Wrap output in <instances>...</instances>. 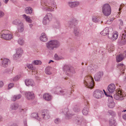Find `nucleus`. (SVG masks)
<instances>
[{"label": "nucleus", "instance_id": "obj_1", "mask_svg": "<svg viewBox=\"0 0 126 126\" xmlns=\"http://www.w3.org/2000/svg\"><path fill=\"white\" fill-rule=\"evenodd\" d=\"M59 41L56 40H53L49 41L46 44L47 47L49 50H53L54 48H58L60 46Z\"/></svg>", "mask_w": 126, "mask_h": 126}, {"label": "nucleus", "instance_id": "obj_2", "mask_svg": "<svg viewBox=\"0 0 126 126\" xmlns=\"http://www.w3.org/2000/svg\"><path fill=\"white\" fill-rule=\"evenodd\" d=\"M84 81V85L87 88L91 89L93 88L94 85L93 79L90 76L86 77Z\"/></svg>", "mask_w": 126, "mask_h": 126}, {"label": "nucleus", "instance_id": "obj_3", "mask_svg": "<svg viewBox=\"0 0 126 126\" xmlns=\"http://www.w3.org/2000/svg\"><path fill=\"white\" fill-rule=\"evenodd\" d=\"M61 88L59 87H57L54 89V93L55 94H60V93L64 96L69 97L71 93L70 91H68L66 90H61Z\"/></svg>", "mask_w": 126, "mask_h": 126}, {"label": "nucleus", "instance_id": "obj_4", "mask_svg": "<svg viewBox=\"0 0 126 126\" xmlns=\"http://www.w3.org/2000/svg\"><path fill=\"white\" fill-rule=\"evenodd\" d=\"M63 71L65 72L66 74L69 76H71L75 73L74 68L70 66L65 65L63 68Z\"/></svg>", "mask_w": 126, "mask_h": 126}, {"label": "nucleus", "instance_id": "obj_5", "mask_svg": "<svg viewBox=\"0 0 126 126\" xmlns=\"http://www.w3.org/2000/svg\"><path fill=\"white\" fill-rule=\"evenodd\" d=\"M125 94L124 91L121 89L120 90L118 91V93L114 95V98L116 100H123L126 95Z\"/></svg>", "mask_w": 126, "mask_h": 126}, {"label": "nucleus", "instance_id": "obj_6", "mask_svg": "<svg viewBox=\"0 0 126 126\" xmlns=\"http://www.w3.org/2000/svg\"><path fill=\"white\" fill-rule=\"evenodd\" d=\"M52 18V16L50 13H47L45 16L44 17L43 20V24L45 25H46L49 21L51 20Z\"/></svg>", "mask_w": 126, "mask_h": 126}, {"label": "nucleus", "instance_id": "obj_7", "mask_svg": "<svg viewBox=\"0 0 126 126\" xmlns=\"http://www.w3.org/2000/svg\"><path fill=\"white\" fill-rule=\"evenodd\" d=\"M104 95V94L102 91L99 90H95L94 92V96L97 98H99L101 96Z\"/></svg>", "mask_w": 126, "mask_h": 126}, {"label": "nucleus", "instance_id": "obj_8", "mask_svg": "<svg viewBox=\"0 0 126 126\" xmlns=\"http://www.w3.org/2000/svg\"><path fill=\"white\" fill-rule=\"evenodd\" d=\"M78 21L76 19L73 18L70 21H69L68 23V27L70 28H72L77 24Z\"/></svg>", "mask_w": 126, "mask_h": 126}, {"label": "nucleus", "instance_id": "obj_9", "mask_svg": "<svg viewBox=\"0 0 126 126\" xmlns=\"http://www.w3.org/2000/svg\"><path fill=\"white\" fill-rule=\"evenodd\" d=\"M25 95L27 99L28 100L33 99L35 97L34 94L32 92H26L25 94Z\"/></svg>", "mask_w": 126, "mask_h": 126}, {"label": "nucleus", "instance_id": "obj_10", "mask_svg": "<svg viewBox=\"0 0 126 126\" xmlns=\"http://www.w3.org/2000/svg\"><path fill=\"white\" fill-rule=\"evenodd\" d=\"M103 74L102 72H99L96 73L94 76V79L95 81H99L102 78Z\"/></svg>", "mask_w": 126, "mask_h": 126}, {"label": "nucleus", "instance_id": "obj_11", "mask_svg": "<svg viewBox=\"0 0 126 126\" xmlns=\"http://www.w3.org/2000/svg\"><path fill=\"white\" fill-rule=\"evenodd\" d=\"M42 115L43 118L45 119H47L50 117L49 115V111L47 110H44L43 111Z\"/></svg>", "mask_w": 126, "mask_h": 126}, {"label": "nucleus", "instance_id": "obj_12", "mask_svg": "<svg viewBox=\"0 0 126 126\" xmlns=\"http://www.w3.org/2000/svg\"><path fill=\"white\" fill-rule=\"evenodd\" d=\"M63 113L66 116V118H70L72 115H73L68 111L67 108H65L63 109Z\"/></svg>", "mask_w": 126, "mask_h": 126}, {"label": "nucleus", "instance_id": "obj_13", "mask_svg": "<svg viewBox=\"0 0 126 126\" xmlns=\"http://www.w3.org/2000/svg\"><path fill=\"white\" fill-rule=\"evenodd\" d=\"M85 103L86 106H88L89 105V102H88L87 100L85 101ZM88 109L89 107L88 106L84 108L82 111V113L84 115H86L88 114Z\"/></svg>", "mask_w": 126, "mask_h": 126}, {"label": "nucleus", "instance_id": "obj_14", "mask_svg": "<svg viewBox=\"0 0 126 126\" xmlns=\"http://www.w3.org/2000/svg\"><path fill=\"white\" fill-rule=\"evenodd\" d=\"M25 82L26 85L27 86H32L34 85V82L32 79H25Z\"/></svg>", "mask_w": 126, "mask_h": 126}, {"label": "nucleus", "instance_id": "obj_15", "mask_svg": "<svg viewBox=\"0 0 126 126\" xmlns=\"http://www.w3.org/2000/svg\"><path fill=\"white\" fill-rule=\"evenodd\" d=\"M10 63V60L7 59H4L2 61V64L3 66L4 67H7L9 64Z\"/></svg>", "mask_w": 126, "mask_h": 126}, {"label": "nucleus", "instance_id": "obj_16", "mask_svg": "<svg viewBox=\"0 0 126 126\" xmlns=\"http://www.w3.org/2000/svg\"><path fill=\"white\" fill-rule=\"evenodd\" d=\"M111 11V8H103L102 12L105 16H109L110 14Z\"/></svg>", "mask_w": 126, "mask_h": 126}, {"label": "nucleus", "instance_id": "obj_17", "mask_svg": "<svg viewBox=\"0 0 126 126\" xmlns=\"http://www.w3.org/2000/svg\"><path fill=\"white\" fill-rule=\"evenodd\" d=\"M115 88V85L113 84H111L108 86V90L109 92L111 93L114 91Z\"/></svg>", "mask_w": 126, "mask_h": 126}, {"label": "nucleus", "instance_id": "obj_18", "mask_svg": "<svg viewBox=\"0 0 126 126\" xmlns=\"http://www.w3.org/2000/svg\"><path fill=\"white\" fill-rule=\"evenodd\" d=\"M1 37L6 40H9L12 38V35L9 34H1Z\"/></svg>", "mask_w": 126, "mask_h": 126}, {"label": "nucleus", "instance_id": "obj_19", "mask_svg": "<svg viewBox=\"0 0 126 126\" xmlns=\"http://www.w3.org/2000/svg\"><path fill=\"white\" fill-rule=\"evenodd\" d=\"M79 2L78 1L70 2L68 3L70 7H76L79 4Z\"/></svg>", "mask_w": 126, "mask_h": 126}, {"label": "nucleus", "instance_id": "obj_20", "mask_svg": "<svg viewBox=\"0 0 126 126\" xmlns=\"http://www.w3.org/2000/svg\"><path fill=\"white\" fill-rule=\"evenodd\" d=\"M109 126H116L115 119L114 117H112L109 120Z\"/></svg>", "mask_w": 126, "mask_h": 126}, {"label": "nucleus", "instance_id": "obj_21", "mask_svg": "<svg viewBox=\"0 0 126 126\" xmlns=\"http://www.w3.org/2000/svg\"><path fill=\"white\" fill-rule=\"evenodd\" d=\"M40 40L43 42H46L48 40V38L47 36L44 33H42L41 34V36L40 37Z\"/></svg>", "mask_w": 126, "mask_h": 126}, {"label": "nucleus", "instance_id": "obj_22", "mask_svg": "<svg viewBox=\"0 0 126 126\" xmlns=\"http://www.w3.org/2000/svg\"><path fill=\"white\" fill-rule=\"evenodd\" d=\"M122 39L124 40L122 41V43L123 45H125L126 44V40L125 38L126 36V30H125L122 31Z\"/></svg>", "mask_w": 126, "mask_h": 126}, {"label": "nucleus", "instance_id": "obj_23", "mask_svg": "<svg viewBox=\"0 0 126 126\" xmlns=\"http://www.w3.org/2000/svg\"><path fill=\"white\" fill-rule=\"evenodd\" d=\"M44 98L47 101H50L52 99V96L48 94H45L43 95Z\"/></svg>", "mask_w": 126, "mask_h": 126}, {"label": "nucleus", "instance_id": "obj_24", "mask_svg": "<svg viewBox=\"0 0 126 126\" xmlns=\"http://www.w3.org/2000/svg\"><path fill=\"white\" fill-rule=\"evenodd\" d=\"M24 29V27L22 23H21V24L18 26V32H22Z\"/></svg>", "mask_w": 126, "mask_h": 126}, {"label": "nucleus", "instance_id": "obj_25", "mask_svg": "<svg viewBox=\"0 0 126 126\" xmlns=\"http://www.w3.org/2000/svg\"><path fill=\"white\" fill-rule=\"evenodd\" d=\"M19 105L17 103H14L12 104L10 107V108L12 110H15L18 107Z\"/></svg>", "mask_w": 126, "mask_h": 126}, {"label": "nucleus", "instance_id": "obj_26", "mask_svg": "<svg viewBox=\"0 0 126 126\" xmlns=\"http://www.w3.org/2000/svg\"><path fill=\"white\" fill-rule=\"evenodd\" d=\"M25 19L26 21L28 22L31 23L32 22V20L30 18L29 16H27L25 14H24L22 16Z\"/></svg>", "mask_w": 126, "mask_h": 126}, {"label": "nucleus", "instance_id": "obj_27", "mask_svg": "<svg viewBox=\"0 0 126 126\" xmlns=\"http://www.w3.org/2000/svg\"><path fill=\"white\" fill-rule=\"evenodd\" d=\"M117 65L118 68L120 69L121 71H124L125 66L123 64L119 63Z\"/></svg>", "mask_w": 126, "mask_h": 126}, {"label": "nucleus", "instance_id": "obj_28", "mask_svg": "<svg viewBox=\"0 0 126 126\" xmlns=\"http://www.w3.org/2000/svg\"><path fill=\"white\" fill-rule=\"evenodd\" d=\"M109 31L108 28H106L101 32V34L104 36H105L108 34Z\"/></svg>", "mask_w": 126, "mask_h": 126}, {"label": "nucleus", "instance_id": "obj_29", "mask_svg": "<svg viewBox=\"0 0 126 126\" xmlns=\"http://www.w3.org/2000/svg\"><path fill=\"white\" fill-rule=\"evenodd\" d=\"M21 21L18 19H16L14 20L12 22V23L14 25H17L18 26L22 23Z\"/></svg>", "mask_w": 126, "mask_h": 126}, {"label": "nucleus", "instance_id": "obj_30", "mask_svg": "<svg viewBox=\"0 0 126 126\" xmlns=\"http://www.w3.org/2000/svg\"><path fill=\"white\" fill-rule=\"evenodd\" d=\"M31 117L33 118L36 119L38 120H39L40 119V118L38 115L37 113H33L31 114Z\"/></svg>", "mask_w": 126, "mask_h": 126}, {"label": "nucleus", "instance_id": "obj_31", "mask_svg": "<svg viewBox=\"0 0 126 126\" xmlns=\"http://www.w3.org/2000/svg\"><path fill=\"white\" fill-rule=\"evenodd\" d=\"M51 67L50 66L47 67L45 69V73L48 75H50L51 74V72L50 71Z\"/></svg>", "mask_w": 126, "mask_h": 126}, {"label": "nucleus", "instance_id": "obj_32", "mask_svg": "<svg viewBox=\"0 0 126 126\" xmlns=\"http://www.w3.org/2000/svg\"><path fill=\"white\" fill-rule=\"evenodd\" d=\"M109 36V38L110 39H112L113 40H116L117 38L118 35L117 34H113L111 35V36Z\"/></svg>", "mask_w": 126, "mask_h": 126}, {"label": "nucleus", "instance_id": "obj_33", "mask_svg": "<svg viewBox=\"0 0 126 126\" xmlns=\"http://www.w3.org/2000/svg\"><path fill=\"white\" fill-rule=\"evenodd\" d=\"M21 97V95L19 94L17 95H15L13 98L12 100L13 101H15L16 100L20 98Z\"/></svg>", "mask_w": 126, "mask_h": 126}, {"label": "nucleus", "instance_id": "obj_34", "mask_svg": "<svg viewBox=\"0 0 126 126\" xmlns=\"http://www.w3.org/2000/svg\"><path fill=\"white\" fill-rule=\"evenodd\" d=\"M123 59V57L122 55H119L117 57L116 60L117 61L119 62L122 61Z\"/></svg>", "mask_w": 126, "mask_h": 126}, {"label": "nucleus", "instance_id": "obj_35", "mask_svg": "<svg viewBox=\"0 0 126 126\" xmlns=\"http://www.w3.org/2000/svg\"><path fill=\"white\" fill-rule=\"evenodd\" d=\"M32 63L34 65H39L41 64L42 62L40 60H36L33 61Z\"/></svg>", "mask_w": 126, "mask_h": 126}, {"label": "nucleus", "instance_id": "obj_36", "mask_svg": "<svg viewBox=\"0 0 126 126\" xmlns=\"http://www.w3.org/2000/svg\"><path fill=\"white\" fill-rule=\"evenodd\" d=\"M108 115H111L112 117H114L115 116V113L114 112L111 110H109L108 112Z\"/></svg>", "mask_w": 126, "mask_h": 126}, {"label": "nucleus", "instance_id": "obj_37", "mask_svg": "<svg viewBox=\"0 0 126 126\" xmlns=\"http://www.w3.org/2000/svg\"><path fill=\"white\" fill-rule=\"evenodd\" d=\"M21 56V55H20L17 54L16 53L14 55L13 58L15 60H17L19 59Z\"/></svg>", "mask_w": 126, "mask_h": 126}, {"label": "nucleus", "instance_id": "obj_38", "mask_svg": "<svg viewBox=\"0 0 126 126\" xmlns=\"http://www.w3.org/2000/svg\"><path fill=\"white\" fill-rule=\"evenodd\" d=\"M22 53V49L21 48H18L16 49V53L21 55V56Z\"/></svg>", "mask_w": 126, "mask_h": 126}, {"label": "nucleus", "instance_id": "obj_39", "mask_svg": "<svg viewBox=\"0 0 126 126\" xmlns=\"http://www.w3.org/2000/svg\"><path fill=\"white\" fill-rule=\"evenodd\" d=\"M92 19L93 22L95 23H98L100 21L99 18L96 16L94 17Z\"/></svg>", "mask_w": 126, "mask_h": 126}, {"label": "nucleus", "instance_id": "obj_40", "mask_svg": "<svg viewBox=\"0 0 126 126\" xmlns=\"http://www.w3.org/2000/svg\"><path fill=\"white\" fill-rule=\"evenodd\" d=\"M74 33L76 36H78L79 34V30L77 27H75L74 28Z\"/></svg>", "mask_w": 126, "mask_h": 126}, {"label": "nucleus", "instance_id": "obj_41", "mask_svg": "<svg viewBox=\"0 0 126 126\" xmlns=\"http://www.w3.org/2000/svg\"><path fill=\"white\" fill-rule=\"evenodd\" d=\"M27 9H26L25 10V12L27 14H31L32 12V8H27Z\"/></svg>", "mask_w": 126, "mask_h": 126}, {"label": "nucleus", "instance_id": "obj_42", "mask_svg": "<svg viewBox=\"0 0 126 126\" xmlns=\"http://www.w3.org/2000/svg\"><path fill=\"white\" fill-rule=\"evenodd\" d=\"M115 106V103L113 101L109 103L108 106L110 108H113Z\"/></svg>", "mask_w": 126, "mask_h": 126}, {"label": "nucleus", "instance_id": "obj_43", "mask_svg": "<svg viewBox=\"0 0 126 126\" xmlns=\"http://www.w3.org/2000/svg\"><path fill=\"white\" fill-rule=\"evenodd\" d=\"M13 70L12 68H11L10 69L9 68L6 69L5 70L6 72L9 74H10L12 73V70Z\"/></svg>", "mask_w": 126, "mask_h": 126}, {"label": "nucleus", "instance_id": "obj_44", "mask_svg": "<svg viewBox=\"0 0 126 126\" xmlns=\"http://www.w3.org/2000/svg\"><path fill=\"white\" fill-rule=\"evenodd\" d=\"M18 42L20 45H22L24 44V41L22 39L20 38L18 40Z\"/></svg>", "mask_w": 126, "mask_h": 126}, {"label": "nucleus", "instance_id": "obj_45", "mask_svg": "<svg viewBox=\"0 0 126 126\" xmlns=\"http://www.w3.org/2000/svg\"><path fill=\"white\" fill-rule=\"evenodd\" d=\"M60 24L59 22L55 23L54 25V27L56 28H58L60 27Z\"/></svg>", "mask_w": 126, "mask_h": 126}, {"label": "nucleus", "instance_id": "obj_46", "mask_svg": "<svg viewBox=\"0 0 126 126\" xmlns=\"http://www.w3.org/2000/svg\"><path fill=\"white\" fill-rule=\"evenodd\" d=\"M44 10L47 12H52L54 11V8H44Z\"/></svg>", "mask_w": 126, "mask_h": 126}, {"label": "nucleus", "instance_id": "obj_47", "mask_svg": "<svg viewBox=\"0 0 126 126\" xmlns=\"http://www.w3.org/2000/svg\"><path fill=\"white\" fill-rule=\"evenodd\" d=\"M102 8H111V7L109 4L106 3L103 5Z\"/></svg>", "mask_w": 126, "mask_h": 126}, {"label": "nucleus", "instance_id": "obj_48", "mask_svg": "<svg viewBox=\"0 0 126 126\" xmlns=\"http://www.w3.org/2000/svg\"><path fill=\"white\" fill-rule=\"evenodd\" d=\"M27 110V109L24 108V109H19V111L20 112L22 113H24L26 112V111Z\"/></svg>", "mask_w": 126, "mask_h": 126}, {"label": "nucleus", "instance_id": "obj_49", "mask_svg": "<svg viewBox=\"0 0 126 126\" xmlns=\"http://www.w3.org/2000/svg\"><path fill=\"white\" fill-rule=\"evenodd\" d=\"M14 85L13 83H10L8 85V89H10L13 87Z\"/></svg>", "mask_w": 126, "mask_h": 126}, {"label": "nucleus", "instance_id": "obj_50", "mask_svg": "<svg viewBox=\"0 0 126 126\" xmlns=\"http://www.w3.org/2000/svg\"><path fill=\"white\" fill-rule=\"evenodd\" d=\"M74 110L75 112H78L80 111V109L79 108L75 107L74 109Z\"/></svg>", "mask_w": 126, "mask_h": 126}, {"label": "nucleus", "instance_id": "obj_51", "mask_svg": "<svg viewBox=\"0 0 126 126\" xmlns=\"http://www.w3.org/2000/svg\"><path fill=\"white\" fill-rule=\"evenodd\" d=\"M60 120L59 119H56L55 121V122L56 124H58L60 123Z\"/></svg>", "mask_w": 126, "mask_h": 126}, {"label": "nucleus", "instance_id": "obj_52", "mask_svg": "<svg viewBox=\"0 0 126 126\" xmlns=\"http://www.w3.org/2000/svg\"><path fill=\"white\" fill-rule=\"evenodd\" d=\"M54 57L55 60H59L60 59V58L59 57L58 55L56 54H55Z\"/></svg>", "mask_w": 126, "mask_h": 126}, {"label": "nucleus", "instance_id": "obj_53", "mask_svg": "<svg viewBox=\"0 0 126 126\" xmlns=\"http://www.w3.org/2000/svg\"><path fill=\"white\" fill-rule=\"evenodd\" d=\"M4 13L2 11H0V18L2 17L4 15Z\"/></svg>", "mask_w": 126, "mask_h": 126}, {"label": "nucleus", "instance_id": "obj_54", "mask_svg": "<svg viewBox=\"0 0 126 126\" xmlns=\"http://www.w3.org/2000/svg\"><path fill=\"white\" fill-rule=\"evenodd\" d=\"M19 78V77H18L17 76H16L13 79V80L16 81V80H18Z\"/></svg>", "mask_w": 126, "mask_h": 126}, {"label": "nucleus", "instance_id": "obj_55", "mask_svg": "<svg viewBox=\"0 0 126 126\" xmlns=\"http://www.w3.org/2000/svg\"><path fill=\"white\" fill-rule=\"evenodd\" d=\"M113 19H109L108 20L107 22V24H110L111 23L112 21H113Z\"/></svg>", "mask_w": 126, "mask_h": 126}, {"label": "nucleus", "instance_id": "obj_56", "mask_svg": "<svg viewBox=\"0 0 126 126\" xmlns=\"http://www.w3.org/2000/svg\"><path fill=\"white\" fill-rule=\"evenodd\" d=\"M122 7H126V4H121L119 8H122Z\"/></svg>", "mask_w": 126, "mask_h": 126}, {"label": "nucleus", "instance_id": "obj_57", "mask_svg": "<svg viewBox=\"0 0 126 126\" xmlns=\"http://www.w3.org/2000/svg\"><path fill=\"white\" fill-rule=\"evenodd\" d=\"M27 66L28 67L29 69H31L32 68L33 66L32 64H29L27 65Z\"/></svg>", "mask_w": 126, "mask_h": 126}, {"label": "nucleus", "instance_id": "obj_58", "mask_svg": "<svg viewBox=\"0 0 126 126\" xmlns=\"http://www.w3.org/2000/svg\"><path fill=\"white\" fill-rule=\"evenodd\" d=\"M119 21H120V25L121 26H122L123 25V21L121 19H119Z\"/></svg>", "mask_w": 126, "mask_h": 126}, {"label": "nucleus", "instance_id": "obj_59", "mask_svg": "<svg viewBox=\"0 0 126 126\" xmlns=\"http://www.w3.org/2000/svg\"><path fill=\"white\" fill-rule=\"evenodd\" d=\"M3 85V82L1 81H0V88L2 87Z\"/></svg>", "mask_w": 126, "mask_h": 126}, {"label": "nucleus", "instance_id": "obj_60", "mask_svg": "<svg viewBox=\"0 0 126 126\" xmlns=\"http://www.w3.org/2000/svg\"><path fill=\"white\" fill-rule=\"evenodd\" d=\"M103 91L105 95H106L107 96H110V95L109 94H108L107 93L105 92V91L104 90H103Z\"/></svg>", "mask_w": 126, "mask_h": 126}, {"label": "nucleus", "instance_id": "obj_61", "mask_svg": "<svg viewBox=\"0 0 126 126\" xmlns=\"http://www.w3.org/2000/svg\"><path fill=\"white\" fill-rule=\"evenodd\" d=\"M88 71H89V70H90L91 71L92 70H94V69H93L92 68H91V67L90 66H88Z\"/></svg>", "mask_w": 126, "mask_h": 126}, {"label": "nucleus", "instance_id": "obj_62", "mask_svg": "<svg viewBox=\"0 0 126 126\" xmlns=\"http://www.w3.org/2000/svg\"><path fill=\"white\" fill-rule=\"evenodd\" d=\"M123 118L124 119L126 120V114L124 115L123 116Z\"/></svg>", "mask_w": 126, "mask_h": 126}, {"label": "nucleus", "instance_id": "obj_63", "mask_svg": "<svg viewBox=\"0 0 126 126\" xmlns=\"http://www.w3.org/2000/svg\"><path fill=\"white\" fill-rule=\"evenodd\" d=\"M77 122L78 123L77 124H80V122H81V121L79 120H77Z\"/></svg>", "mask_w": 126, "mask_h": 126}, {"label": "nucleus", "instance_id": "obj_64", "mask_svg": "<svg viewBox=\"0 0 126 126\" xmlns=\"http://www.w3.org/2000/svg\"><path fill=\"white\" fill-rule=\"evenodd\" d=\"M36 69V68L34 66H32V68L31 70H35Z\"/></svg>", "mask_w": 126, "mask_h": 126}]
</instances>
